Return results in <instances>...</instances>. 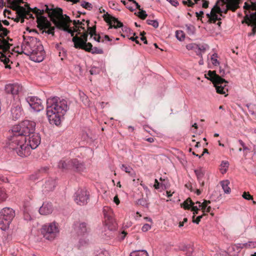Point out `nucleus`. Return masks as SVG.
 I'll use <instances>...</instances> for the list:
<instances>
[{
  "label": "nucleus",
  "mask_w": 256,
  "mask_h": 256,
  "mask_svg": "<svg viewBox=\"0 0 256 256\" xmlns=\"http://www.w3.org/2000/svg\"><path fill=\"white\" fill-rule=\"evenodd\" d=\"M69 109L68 102L58 97L49 98L46 102V114L50 124L60 125Z\"/></svg>",
  "instance_id": "nucleus-1"
},
{
  "label": "nucleus",
  "mask_w": 256,
  "mask_h": 256,
  "mask_svg": "<svg viewBox=\"0 0 256 256\" xmlns=\"http://www.w3.org/2000/svg\"><path fill=\"white\" fill-rule=\"evenodd\" d=\"M45 9L40 10L36 8H34V12L37 14H43L44 12H46L50 20L54 23L56 26L60 30H63L71 34L74 36V32L76 30H73L69 28L70 22H72L70 17L65 15L66 18L62 16V10L60 8L50 9L48 6L45 5Z\"/></svg>",
  "instance_id": "nucleus-2"
},
{
  "label": "nucleus",
  "mask_w": 256,
  "mask_h": 256,
  "mask_svg": "<svg viewBox=\"0 0 256 256\" xmlns=\"http://www.w3.org/2000/svg\"><path fill=\"white\" fill-rule=\"evenodd\" d=\"M21 48L22 52L26 56H30L32 60L38 62L43 60L45 52L38 38L32 36L24 37Z\"/></svg>",
  "instance_id": "nucleus-3"
},
{
  "label": "nucleus",
  "mask_w": 256,
  "mask_h": 256,
  "mask_svg": "<svg viewBox=\"0 0 256 256\" xmlns=\"http://www.w3.org/2000/svg\"><path fill=\"white\" fill-rule=\"evenodd\" d=\"M6 143L10 149L15 150L20 157H26L30 154V148L26 144V138L20 133L12 132Z\"/></svg>",
  "instance_id": "nucleus-4"
},
{
  "label": "nucleus",
  "mask_w": 256,
  "mask_h": 256,
  "mask_svg": "<svg viewBox=\"0 0 256 256\" xmlns=\"http://www.w3.org/2000/svg\"><path fill=\"white\" fill-rule=\"evenodd\" d=\"M239 0H218L215 4L216 12L218 16L224 18L223 14L227 13L228 10L234 12L238 8Z\"/></svg>",
  "instance_id": "nucleus-5"
},
{
  "label": "nucleus",
  "mask_w": 256,
  "mask_h": 256,
  "mask_svg": "<svg viewBox=\"0 0 256 256\" xmlns=\"http://www.w3.org/2000/svg\"><path fill=\"white\" fill-rule=\"evenodd\" d=\"M36 123L31 120H24L18 124L14 126L12 129V132L20 133L22 136L26 137L35 131Z\"/></svg>",
  "instance_id": "nucleus-6"
},
{
  "label": "nucleus",
  "mask_w": 256,
  "mask_h": 256,
  "mask_svg": "<svg viewBox=\"0 0 256 256\" xmlns=\"http://www.w3.org/2000/svg\"><path fill=\"white\" fill-rule=\"evenodd\" d=\"M58 224L52 222L44 224L41 228V233L44 238L49 240H53L59 234Z\"/></svg>",
  "instance_id": "nucleus-7"
},
{
  "label": "nucleus",
  "mask_w": 256,
  "mask_h": 256,
  "mask_svg": "<svg viewBox=\"0 0 256 256\" xmlns=\"http://www.w3.org/2000/svg\"><path fill=\"white\" fill-rule=\"evenodd\" d=\"M15 216L14 210L10 208H4L0 212V228L6 230Z\"/></svg>",
  "instance_id": "nucleus-8"
},
{
  "label": "nucleus",
  "mask_w": 256,
  "mask_h": 256,
  "mask_svg": "<svg viewBox=\"0 0 256 256\" xmlns=\"http://www.w3.org/2000/svg\"><path fill=\"white\" fill-rule=\"evenodd\" d=\"M103 213L105 219L106 224L108 226L109 230L107 234H108V237L112 236V230H115L116 228L117 224L114 218V213L112 209L108 206H104L103 208Z\"/></svg>",
  "instance_id": "nucleus-9"
},
{
  "label": "nucleus",
  "mask_w": 256,
  "mask_h": 256,
  "mask_svg": "<svg viewBox=\"0 0 256 256\" xmlns=\"http://www.w3.org/2000/svg\"><path fill=\"white\" fill-rule=\"evenodd\" d=\"M32 12L36 14L37 16V22L38 24L42 27V28H48L47 31H46L48 34H51L52 36L54 35V27L52 26V24L50 21H49L47 18L45 16H42V14H37L34 12V8L32 9Z\"/></svg>",
  "instance_id": "nucleus-10"
},
{
  "label": "nucleus",
  "mask_w": 256,
  "mask_h": 256,
  "mask_svg": "<svg viewBox=\"0 0 256 256\" xmlns=\"http://www.w3.org/2000/svg\"><path fill=\"white\" fill-rule=\"evenodd\" d=\"M89 199L90 194L85 189H78L74 195V200L80 206L86 204Z\"/></svg>",
  "instance_id": "nucleus-11"
},
{
  "label": "nucleus",
  "mask_w": 256,
  "mask_h": 256,
  "mask_svg": "<svg viewBox=\"0 0 256 256\" xmlns=\"http://www.w3.org/2000/svg\"><path fill=\"white\" fill-rule=\"evenodd\" d=\"M24 110L20 100L12 104L10 109V116L14 120H18L22 116Z\"/></svg>",
  "instance_id": "nucleus-12"
},
{
  "label": "nucleus",
  "mask_w": 256,
  "mask_h": 256,
  "mask_svg": "<svg viewBox=\"0 0 256 256\" xmlns=\"http://www.w3.org/2000/svg\"><path fill=\"white\" fill-rule=\"evenodd\" d=\"M26 144L31 149L36 148L40 143L41 138L38 133L34 132L26 137Z\"/></svg>",
  "instance_id": "nucleus-13"
},
{
  "label": "nucleus",
  "mask_w": 256,
  "mask_h": 256,
  "mask_svg": "<svg viewBox=\"0 0 256 256\" xmlns=\"http://www.w3.org/2000/svg\"><path fill=\"white\" fill-rule=\"evenodd\" d=\"M26 100L34 111L38 112L44 109L41 100L37 97L28 96Z\"/></svg>",
  "instance_id": "nucleus-14"
},
{
  "label": "nucleus",
  "mask_w": 256,
  "mask_h": 256,
  "mask_svg": "<svg viewBox=\"0 0 256 256\" xmlns=\"http://www.w3.org/2000/svg\"><path fill=\"white\" fill-rule=\"evenodd\" d=\"M103 18L104 20L109 24V28H118L123 27L122 22H120L118 18L108 14L107 12L104 14Z\"/></svg>",
  "instance_id": "nucleus-15"
},
{
  "label": "nucleus",
  "mask_w": 256,
  "mask_h": 256,
  "mask_svg": "<svg viewBox=\"0 0 256 256\" xmlns=\"http://www.w3.org/2000/svg\"><path fill=\"white\" fill-rule=\"evenodd\" d=\"M244 20L248 25L252 26V31L248 34V36H254L256 32V12H252L250 15L246 14Z\"/></svg>",
  "instance_id": "nucleus-16"
},
{
  "label": "nucleus",
  "mask_w": 256,
  "mask_h": 256,
  "mask_svg": "<svg viewBox=\"0 0 256 256\" xmlns=\"http://www.w3.org/2000/svg\"><path fill=\"white\" fill-rule=\"evenodd\" d=\"M227 84L228 82L222 78H221L220 80H217L214 83V86L216 87V92L220 94H225V96L228 95L226 93L228 92V86Z\"/></svg>",
  "instance_id": "nucleus-17"
},
{
  "label": "nucleus",
  "mask_w": 256,
  "mask_h": 256,
  "mask_svg": "<svg viewBox=\"0 0 256 256\" xmlns=\"http://www.w3.org/2000/svg\"><path fill=\"white\" fill-rule=\"evenodd\" d=\"M23 88L20 84H9L5 86V90L7 94H10L13 96L18 95L22 92Z\"/></svg>",
  "instance_id": "nucleus-18"
},
{
  "label": "nucleus",
  "mask_w": 256,
  "mask_h": 256,
  "mask_svg": "<svg viewBox=\"0 0 256 256\" xmlns=\"http://www.w3.org/2000/svg\"><path fill=\"white\" fill-rule=\"evenodd\" d=\"M72 41L74 43L75 48L84 50L86 51L88 44L86 43L87 40H83L82 37L76 36L73 37Z\"/></svg>",
  "instance_id": "nucleus-19"
},
{
  "label": "nucleus",
  "mask_w": 256,
  "mask_h": 256,
  "mask_svg": "<svg viewBox=\"0 0 256 256\" xmlns=\"http://www.w3.org/2000/svg\"><path fill=\"white\" fill-rule=\"evenodd\" d=\"M70 164L71 170L76 172H83L86 168L84 164L76 158L70 160Z\"/></svg>",
  "instance_id": "nucleus-20"
},
{
  "label": "nucleus",
  "mask_w": 256,
  "mask_h": 256,
  "mask_svg": "<svg viewBox=\"0 0 256 256\" xmlns=\"http://www.w3.org/2000/svg\"><path fill=\"white\" fill-rule=\"evenodd\" d=\"M74 230L78 236L84 235L88 232L86 224L84 222H77L74 224Z\"/></svg>",
  "instance_id": "nucleus-21"
},
{
  "label": "nucleus",
  "mask_w": 256,
  "mask_h": 256,
  "mask_svg": "<svg viewBox=\"0 0 256 256\" xmlns=\"http://www.w3.org/2000/svg\"><path fill=\"white\" fill-rule=\"evenodd\" d=\"M53 208L50 202H44L42 205L39 208V212L42 215H48L52 212Z\"/></svg>",
  "instance_id": "nucleus-22"
},
{
  "label": "nucleus",
  "mask_w": 256,
  "mask_h": 256,
  "mask_svg": "<svg viewBox=\"0 0 256 256\" xmlns=\"http://www.w3.org/2000/svg\"><path fill=\"white\" fill-rule=\"evenodd\" d=\"M206 16L208 18V22H210L215 23L217 20H221L220 16H218L216 12L215 5L212 9L210 12L206 14Z\"/></svg>",
  "instance_id": "nucleus-23"
},
{
  "label": "nucleus",
  "mask_w": 256,
  "mask_h": 256,
  "mask_svg": "<svg viewBox=\"0 0 256 256\" xmlns=\"http://www.w3.org/2000/svg\"><path fill=\"white\" fill-rule=\"evenodd\" d=\"M19 14L20 16L22 18V20L21 22L22 23L24 22V18H34L32 14L30 12V11L27 10L24 8L23 6H19Z\"/></svg>",
  "instance_id": "nucleus-24"
},
{
  "label": "nucleus",
  "mask_w": 256,
  "mask_h": 256,
  "mask_svg": "<svg viewBox=\"0 0 256 256\" xmlns=\"http://www.w3.org/2000/svg\"><path fill=\"white\" fill-rule=\"evenodd\" d=\"M56 186V182L54 180L50 179L46 182L43 186L44 192L52 191Z\"/></svg>",
  "instance_id": "nucleus-25"
},
{
  "label": "nucleus",
  "mask_w": 256,
  "mask_h": 256,
  "mask_svg": "<svg viewBox=\"0 0 256 256\" xmlns=\"http://www.w3.org/2000/svg\"><path fill=\"white\" fill-rule=\"evenodd\" d=\"M86 52H91L92 54H102L104 53V51L102 48L93 47L90 42H88L87 44Z\"/></svg>",
  "instance_id": "nucleus-26"
},
{
  "label": "nucleus",
  "mask_w": 256,
  "mask_h": 256,
  "mask_svg": "<svg viewBox=\"0 0 256 256\" xmlns=\"http://www.w3.org/2000/svg\"><path fill=\"white\" fill-rule=\"evenodd\" d=\"M88 25V32L86 33H84L82 38L83 40H87L88 34H89L92 36L94 35L96 36V26L90 27L89 26L90 20H87L86 21Z\"/></svg>",
  "instance_id": "nucleus-27"
},
{
  "label": "nucleus",
  "mask_w": 256,
  "mask_h": 256,
  "mask_svg": "<svg viewBox=\"0 0 256 256\" xmlns=\"http://www.w3.org/2000/svg\"><path fill=\"white\" fill-rule=\"evenodd\" d=\"M58 167L63 170H71L70 160H60L58 163Z\"/></svg>",
  "instance_id": "nucleus-28"
},
{
  "label": "nucleus",
  "mask_w": 256,
  "mask_h": 256,
  "mask_svg": "<svg viewBox=\"0 0 256 256\" xmlns=\"http://www.w3.org/2000/svg\"><path fill=\"white\" fill-rule=\"evenodd\" d=\"M20 4H16V6L14 4H12L10 6V8H12L14 10L16 11V18H12L16 22H18L20 20V22H21L22 20V18L21 16H20L19 14V12H18Z\"/></svg>",
  "instance_id": "nucleus-29"
},
{
  "label": "nucleus",
  "mask_w": 256,
  "mask_h": 256,
  "mask_svg": "<svg viewBox=\"0 0 256 256\" xmlns=\"http://www.w3.org/2000/svg\"><path fill=\"white\" fill-rule=\"evenodd\" d=\"M121 168L126 172L128 174L131 176L133 178L136 177V173L130 166L123 164L121 166Z\"/></svg>",
  "instance_id": "nucleus-30"
},
{
  "label": "nucleus",
  "mask_w": 256,
  "mask_h": 256,
  "mask_svg": "<svg viewBox=\"0 0 256 256\" xmlns=\"http://www.w3.org/2000/svg\"><path fill=\"white\" fill-rule=\"evenodd\" d=\"M222 188L226 194H228L230 192L231 190L229 187L230 182L228 180H223L220 182Z\"/></svg>",
  "instance_id": "nucleus-31"
},
{
  "label": "nucleus",
  "mask_w": 256,
  "mask_h": 256,
  "mask_svg": "<svg viewBox=\"0 0 256 256\" xmlns=\"http://www.w3.org/2000/svg\"><path fill=\"white\" fill-rule=\"evenodd\" d=\"M208 48V46L205 44L203 45L198 44L197 50H196V54L202 58V52H204L206 49Z\"/></svg>",
  "instance_id": "nucleus-32"
},
{
  "label": "nucleus",
  "mask_w": 256,
  "mask_h": 256,
  "mask_svg": "<svg viewBox=\"0 0 256 256\" xmlns=\"http://www.w3.org/2000/svg\"><path fill=\"white\" fill-rule=\"evenodd\" d=\"M194 203L191 200L190 198H187L182 204H181L182 207L185 210H190Z\"/></svg>",
  "instance_id": "nucleus-33"
},
{
  "label": "nucleus",
  "mask_w": 256,
  "mask_h": 256,
  "mask_svg": "<svg viewBox=\"0 0 256 256\" xmlns=\"http://www.w3.org/2000/svg\"><path fill=\"white\" fill-rule=\"evenodd\" d=\"M130 256H148V253L145 250H136L132 252Z\"/></svg>",
  "instance_id": "nucleus-34"
},
{
  "label": "nucleus",
  "mask_w": 256,
  "mask_h": 256,
  "mask_svg": "<svg viewBox=\"0 0 256 256\" xmlns=\"http://www.w3.org/2000/svg\"><path fill=\"white\" fill-rule=\"evenodd\" d=\"M10 47L8 46V48L6 50H2V49H0V60L5 64H8L10 60L9 58L2 52L6 51Z\"/></svg>",
  "instance_id": "nucleus-35"
},
{
  "label": "nucleus",
  "mask_w": 256,
  "mask_h": 256,
  "mask_svg": "<svg viewBox=\"0 0 256 256\" xmlns=\"http://www.w3.org/2000/svg\"><path fill=\"white\" fill-rule=\"evenodd\" d=\"M10 47L8 46V48L6 50H2V49H0V60L5 64H8L10 60L9 58L2 52L6 51Z\"/></svg>",
  "instance_id": "nucleus-36"
},
{
  "label": "nucleus",
  "mask_w": 256,
  "mask_h": 256,
  "mask_svg": "<svg viewBox=\"0 0 256 256\" xmlns=\"http://www.w3.org/2000/svg\"><path fill=\"white\" fill-rule=\"evenodd\" d=\"M2 35V32H1L0 34V49L4 50L8 48V43L4 38H1Z\"/></svg>",
  "instance_id": "nucleus-37"
},
{
  "label": "nucleus",
  "mask_w": 256,
  "mask_h": 256,
  "mask_svg": "<svg viewBox=\"0 0 256 256\" xmlns=\"http://www.w3.org/2000/svg\"><path fill=\"white\" fill-rule=\"evenodd\" d=\"M210 73L212 74V78H208L210 81H212L213 83L215 82L217 80H221V77L216 74V71H210Z\"/></svg>",
  "instance_id": "nucleus-38"
},
{
  "label": "nucleus",
  "mask_w": 256,
  "mask_h": 256,
  "mask_svg": "<svg viewBox=\"0 0 256 256\" xmlns=\"http://www.w3.org/2000/svg\"><path fill=\"white\" fill-rule=\"evenodd\" d=\"M186 30L188 34H194L195 32V28L190 24H186Z\"/></svg>",
  "instance_id": "nucleus-39"
},
{
  "label": "nucleus",
  "mask_w": 256,
  "mask_h": 256,
  "mask_svg": "<svg viewBox=\"0 0 256 256\" xmlns=\"http://www.w3.org/2000/svg\"><path fill=\"white\" fill-rule=\"evenodd\" d=\"M194 172H195L198 178L200 179L204 176V171L202 168H200L196 170H195Z\"/></svg>",
  "instance_id": "nucleus-40"
},
{
  "label": "nucleus",
  "mask_w": 256,
  "mask_h": 256,
  "mask_svg": "<svg viewBox=\"0 0 256 256\" xmlns=\"http://www.w3.org/2000/svg\"><path fill=\"white\" fill-rule=\"evenodd\" d=\"M160 187L163 190L168 188L170 187L169 180L167 178L164 179L162 182H160Z\"/></svg>",
  "instance_id": "nucleus-41"
},
{
  "label": "nucleus",
  "mask_w": 256,
  "mask_h": 256,
  "mask_svg": "<svg viewBox=\"0 0 256 256\" xmlns=\"http://www.w3.org/2000/svg\"><path fill=\"white\" fill-rule=\"evenodd\" d=\"M136 203L138 204H140L144 207L147 208L149 206V204L146 198H144L138 199L137 200Z\"/></svg>",
  "instance_id": "nucleus-42"
},
{
  "label": "nucleus",
  "mask_w": 256,
  "mask_h": 256,
  "mask_svg": "<svg viewBox=\"0 0 256 256\" xmlns=\"http://www.w3.org/2000/svg\"><path fill=\"white\" fill-rule=\"evenodd\" d=\"M7 198V194H6L4 189L0 188V202H4Z\"/></svg>",
  "instance_id": "nucleus-43"
},
{
  "label": "nucleus",
  "mask_w": 256,
  "mask_h": 256,
  "mask_svg": "<svg viewBox=\"0 0 256 256\" xmlns=\"http://www.w3.org/2000/svg\"><path fill=\"white\" fill-rule=\"evenodd\" d=\"M200 0H183L182 3L184 5H188L189 6L192 7L194 4L198 2Z\"/></svg>",
  "instance_id": "nucleus-44"
},
{
  "label": "nucleus",
  "mask_w": 256,
  "mask_h": 256,
  "mask_svg": "<svg viewBox=\"0 0 256 256\" xmlns=\"http://www.w3.org/2000/svg\"><path fill=\"white\" fill-rule=\"evenodd\" d=\"M80 96L82 100L86 106H90V100L88 97L85 95L84 94L82 93L80 94Z\"/></svg>",
  "instance_id": "nucleus-45"
},
{
  "label": "nucleus",
  "mask_w": 256,
  "mask_h": 256,
  "mask_svg": "<svg viewBox=\"0 0 256 256\" xmlns=\"http://www.w3.org/2000/svg\"><path fill=\"white\" fill-rule=\"evenodd\" d=\"M250 113L252 114H255L254 110L256 109V105L252 104H246Z\"/></svg>",
  "instance_id": "nucleus-46"
},
{
  "label": "nucleus",
  "mask_w": 256,
  "mask_h": 256,
  "mask_svg": "<svg viewBox=\"0 0 256 256\" xmlns=\"http://www.w3.org/2000/svg\"><path fill=\"white\" fill-rule=\"evenodd\" d=\"M197 48H198V44H194V43H191L188 44L186 46V48L188 50H193L196 52V50H197Z\"/></svg>",
  "instance_id": "nucleus-47"
},
{
  "label": "nucleus",
  "mask_w": 256,
  "mask_h": 256,
  "mask_svg": "<svg viewBox=\"0 0 256 256\" xmlns=\"http://www.w3.org/2000/svg\"><path fill=\"white\" fill-rule=\"evenodd\" d=\"M176 36L178 40L180 41H182V40H184V34L182 30H180V31L177 30L176 32Z\"/></svg>",
  "instance_id": "nucleus-48"
},
{
  "label": "nucleus",
  "mask_w": 256,
  "mask_h": 256,
  "mask_svg": "<svg viewBox=\"0 0 256 256\" xmlns=\"http://www.w3.org/2000/svg\"><path fill=\"white\" fill-rule=\"evenodd\" d=\"M81 6L88 10H90L92 8V4L90 3L85 1H82L81 2Z\"/></svg>",
  "instance_id": "nucleus-49"
},
{
  "label": "nucleus",
  "mask_w": 256,
  "mask_h": 256,
  "mask_svg": "<svg viewBox=\"0 0 256 256\" xmlns=\"http://www.w3.org/2000/svg\"><path fill=\"white\" fill-rule=\"evenodd\" d=\"M218 54L216 53L214 54L211 57V60L212 62V64L214 66H217L220 64L219 62L217 60Z\"/></svg>",
  "instance_id": "nucleus-50"
},
{
  "label": "nucleus",
  "mask_w": 256,
  "mask_h": 256,
  "mask_svg": "<svg viewBox=\"0 0 256 256\" xmlns=\"http://www.w3.org/2000/svg\"><path fill=\"white\" fill-rule=\"evenodd\" d=\"M100 72V69L96 66H93L90 70V72L92 75L98 74Z\"/></svg>",
  "instance_id": "nucleus-51"
},
{
  "label": "nucleus",
  "mask_w": 256,
  "mask_h": 256,
  "mask_svg": "<svg viewBox=\"0 0 256 256\" xmlns=\"http://www.w3.org/2000/svg\"><path fill=\"white\" fill-rule=\"evenodd\" d=\"M146 23L149 25L152 26L154 28L158 26V22L156 20H147Z\"/></svg>",
  "instance_id": "nucleus-52"
},
{
  "label": "nucleus",
  "mask_w": 256,
  "mask_h": 256,
  "mask_svg": "<svg viewBox=\"0 0 256 256\" xmlns=\"http://www.w3.org/2000/svg\"><path fill=\"white\" fill-rule=\"evenodd\" d=\"M96 256H109V253L106 250H100L98 252Z\"/></svg>",
  "instance_id": "nucleus-53"
},
{
  "label": "nucleus",
  "mask_w": 256,
  "mask_h": 256,
  "mask_svg": "<svg viewBox=\"0 0 256 256\" xmlns=\"http://www.w3.org/2000/svg\"><path fill=\"white\" fill-rule=\"evenodd\" d=\"M250 4H248L246 2L244 3V8L245 10V14H248L249 15L252 12H250ZM246 15H245V16Z\"/></svg>",
  "instance_id": "nucleus-54"
},
{
  "label": "nucleus",
  "mask_w": 256,
  "mask_h": 256,
  "mask_svg": "<svg viewBox=\"0 0 256 256\" xmlns=\"http://www.w3.org/2000/svg\"><path fill=\"white\" fill-rule=\"evenodd\" d=\"M6 2L10 6L12 4L16 6V4L23 3V0H6Z\"/></svg>",
  "instance_id": "nucleus-55"
},
{
  "label": "nucleus",
  "mask_w": 256,
  "mask_h": 256,
  "mask_svg": "<svg viewBox=\"0 0 256 256\" xmlns=\"http://www.w3.org/2000/svg\"><path fill=\"white\" fill-rule=\"evenodd\" d=\"M74 25L76 27L78 25H80V28L84 30V28L82 27V25H84V24L82 22H80L79 20H74L72 21Z\"/></svg>",
  "instance_id": "nucleus-56"
},
{
  "label": "nucleus",
  "mask_w": 256,
  "mask_h": 256,
  "mask_svg": "<svg viewBox=\"0 0 256 256\" xmlns=\"http://www.w3.org/2000/svg\"><path fill=\"white\" fill-rule=\"evenodd\" d=\"M210 200H205L202 204V206L200 207L201 209L202 210L203 212H205V210L206 208L208 207V204H210Z\"/></svg>",
  "instance_id": "nucleus-57"
},
{
  "label": "nucleus",
  "mask_w": 256,
  "mask_h": 256,
  "mask_svg": "<svg viewBox=\"0 0 256 256\" xmlns=\"http://www.w3.org/2000/svg\"><path fill=\"white\" fill-rule=\"evenodd\" d=\"M138 16L141 19L144 20L147 16V14H146V12L144 10H140V12H138Z\"/></svg>",
  "instance_id": "nucleus-58"
},
{
  "label": "nucleus",
  "mask_w": 256,
  "mask_h": 256,
  "mask_svg": "<svg viewBox=\"0 0 256 256\" xmlns=\"http://www.w3.org/2000/svg\"><path fill=\"white\" fill-rule=\"evenodd\" d=\"M242 198L247 200H252V196H251L249 192H244L242 196Z\"/></svg>",
  "instance_id": "nucleus-59"
},
{
  "label": "nucleus",
  "mask_w": 256,
  "mask_h": 256,
  "mask_svg": "<svg viewBox=\"0 0 256 256\" xmlns=\"http://www.w3.org/2000/svg\"><path fill=\"white\" fill-rule=\"evenodd\" d=\"M204 214H203L202 215H200V216H198L196 219L195 220L194 219V216H192V222L194 223H196V224H198L200 222V221L201 220V218H202L203 216L204 215Z\"/></svg>",
  "instance_id": "nucleus-60"
},
{
  "label": "nucleus",
  "mask_w": 256,
  "mask_h": 256,
  "mask_svg": "<svg viewBox=\"0 0 256 256\" xmlns=\"http://www.w3.org/2000/svg\"><path fill=\"white\" fill-rule=\"evenodd\" d=\"M151 228V226L148 224H144L142 228V230L144 232H146Z\"/></svg>",
  "instance_id": "nucleus-61"
},
{
  "label": "nucleus",
  "mask_w": 256,
  "mask_h": 256,
  "mask_svg": "<svg viewBox=\"0 0 256 256\" xmlns=\"http://www.w3.org/2000/svg\"><path fill=\"white\" fill-rule=\"evenodd\" d=\"M193 252H194L193 248L190 247V246L188 247L186 249V256H192Z\"/></svg>",
  "instance_id": "nucleus-62"
},
{
  "label": "nucleus",
  "mask_w": 256,
  "mask_h": 256,
  "mask_svg": "<svg viewBox=\"0 0 256 256\" xmlns=\"http://www.w3.org/2000/svg\"><path fill=\"white\" fill-rule=\"evenodd\" d=\"M109 6L111 8H112L114 10H117V6L118 4L116 3L114 1H111L109 2Z\"/></svg>",
  "instance_id": "nucleus-63"
},
{
  "label": "nucleus",
  "mask_w": 256,
  "mask_h": 256,
  "mask_svg": "<svg viewBox=\"0 0 256 256\" xmlns=\"http://www.w3.org/2000/svg\"><path fill=\"white\" fill-rule=\"evenodd\" d=\"M254 244L252 242H248L245 243L243 244V246L242 248H250V247H254Z\"/></svg>",
  "instance_id": "nucleus-64"
}]
</instances>
